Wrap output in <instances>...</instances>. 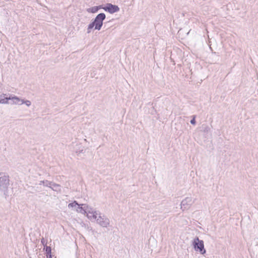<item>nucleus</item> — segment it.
Instances as JSON below:
<instances>
[{
	"mask_svg": "<svg viewBox=\"0 0 258 258\" xmlns=\"http://www.w3.org/2000/svg\"><path fill=\"white\" fill-rule=\"evenodd\" d=\"M95 220L98 224L104 228H107L110 224L109 219L104 215H102L100 213H99V215L97 216Z\"/></svg>",
	"mask_w": 258,
	"mask_h": 258,
	"instance_id": "obj_3",
	"label": "nucleus"
},
{
	"mask_svg": "<svg viewBox=\"0 0 258 258\" xmlns=\"http://www.w3.org/2000/svg\"><path fill=\"white\" fill-rule=\"evenodd\" d=\"M106 16L104 13H100L95 17L94 21L91 23L87 28V33L91 32V29L95 27V29L100 30L103 25V21L105 20Z\"/></svg>",
	"mask_w": 258,
	"mask_h": 258,
	"instance_id": "obj_1",
	"label": "nucleus"
},
{
	"mask_svg": "<svg viewBox=\"0 0 258 258\" xmlns=\"http://www.w3.org/2000/svg\"><path fill=\"white\" fill-rule=\"evenodd\" d=\"M91 12L92 13H95L98 11L99 8L98 7H93L91 9Z\"/></svg>",
	"mask_w": 258,
	"mask_h": 258,
	"instance_id": "obj_16",
	"label": "nucleus"
},
{
	"mask_svg": "<svg viewBox=\"0 0 258 258\" xmlns=\"http://www.w3.org/2000/svg\"><path fill=\"white\" fill-rule=\"evenodd\" d=\"M47 258H52V255H51V254H50V255H47Z\"/></svg>",
	"mask_w": 258,
	"mask_h": 258,
	"instance_id": "obj_20",
	"label": "nucleus"
},
{
	"mask_svg": "<svg viewBox=\"0 0 258 258\" xmlns=\"http://www.w3.org/2000/svg\"><path fill=\"white\" fill-rule=\"evenodd\" d=\"M192 245L196 251H199L202 254L206 253V251L204 248V241L200 240L199 238L196 237L192 242Z\"/></svg>",
	"mask_w": 258,
	"mask_h": 258,
	"instance_id": "obj_2",
	"label": "nucleus"
},
{
	"mask_svg": "<svg viewBox=\"0 0 258 258\" xmlns=\"http://www.w3.org/2000/svg\"><path fill=\"white\" fill-rule=\"evenodd\" d=\"M50 188L53 191H56L57 192H60L61 191V186L58 184H56L52 182Z\"/></svg>",
	"mask_w": 258,
	"mask_h": 258,
	"instance_id": "obj_10",
	"label": "nucleus"
},
{
	"mask_svg": "<svg viewBox=\"0 0 258 258\" xmlns=\"http://www.w3.org/2000/svg\"><path fill=\"white\" fill-rule=\"evenodd\" d=\"M195 116H193V118L190 120V123L192 124H196V120H195Z\"/></svg>",
	"mask_w": 258,
	"mask_h": 258,
	"instance_id": "obj_18",
	"label": "nucleus"
},
{
	"mask_svg": "<svg viewBox=\"0 0 258 258\" xmlns=\"http://www.w3.org/2000/svg\"><path fill=\"white\" fill-rule=\"evenodd\" d=\"M45 249L47 255H50V254H51V248L50 246H45Z\"/></svg>",
	"mask_w": 258,
	"mask_h": 258,
	"instance_id": "obj_13",
	"label": "nucleus"
},
{
	"mask_svg": "<svg viewBox=\"0 0 258 258\" xmlns=\"http://www.w3.org/2000/svg\"><path fill=\"white\" fill-rule=\"evenodd\" d=\"M22 99L16 96H12L10 95V100L12 101L11 103V104L13 105H22Z\"/></svg>",
	"mask_w": 258,
	"mask_h": 258,
	"instance_id": "obj_7",
	"label": "nucleus"
},
{
	"mask_svg": "<svg viewBox=\"0 0 258 258\" xmlns=\"http://www.w3.org/2000/svg\"><path fill=\"white\" fill-rule=\"evenodd\" d=\"M82 151H83V149H82L81 150H79V151H77V150H76V153L77 154H80V153H81Z\"/></svg>",
	"mask_w": 258,
	"mask_h": 258,
	"instance_id": "obj_19",
	"label": "nucleus"
},
{
	"mask_svg": "<svg viewBox=\"0 0 258 258\" xmlns=\"http://www.w3.org/2000/svg\"><path fill=\"white\" fill-rule=\"evenodd\" d=\"M103 9L110 14H113L118 12L119 10V8L117 6L113 5L111 4H107L106 6L103 8Z\"/></svg>",
	"mask_w": 258,
	"mask_h": 258,
	"instance_id": "obj_6",
	"label": "nucleus"
},
{
	"mask_svg": "<svg viewBox=\"0 0 258 258\" xmlns=\"http://www.w3.org/2000/svg\"><path fill=\"white\" fill-rule=\"evenodd\" d=\"M78 205H79V204L76 201H75L73 202H72L71 203H70L68 205V207L69 208H76L78 206Z\"/></svg>",
	"mask_w": 258,
	"mask_h": 258,
	"instance_id": "obj_12",
	"label": "nucleus"
},
{
	"mask_svg": "<svg viewBox=\"0 0 258 258\" xmlns=\"http://www.w3.org/2000/svg\"><path fill=\"white\" fill-rule=\"evenodd\" d=\"M194 203V201L192 197H186L181 201L180 203V209L182 211L188 210Z\"/></svg>",
	"mask_w": 258,
	"mask_h": 258,
	"instance_id": "obj_4",
	"label": "nucleus"
},
{
	"mask_svg": "<svg viewBox=\"0 0 258 258\" xmlns=\"http://www.w3.org/2000/svg\"><path fill=\"white\" fill-rule=\"evenodd\" d=\"M86 208V214L88 218L90 220L96 219L97 216L99 215L100 212L95 210L93 208L87 205Z\"/></svg>",
	"mask_w": 258,
	"mask_h": 258,
	"instance_id": "obj_5",
	"label": "nucleus"
},
{
	"mask_svg": "<svg viewBox=\"0 0 258 258\" xmlns=\"http://www.w3.org/2000/svg\"><path fill=\"white\" fill-rule=\"evenodd\" d=\"M41 242L42 244L44 246V247L45 246H47L46 245L47 242H46V241L43 238L41 239Z\"/></svg>",
	"mask_w": 258,
	"mask_h": 258,
	"instance_id": "obj_17",
	"label": "nucleus"
},
{
	"mask_svg": "<svg viewBox=\"0 0 258 258\" xmlns=\"http://www.w3.org/2000/svg\"><path fill=\"white\" fill-rule=\"evenodd\" d=\"M203 132L204 133H208L210 131V128L207 125H203Z\"/></svg>",
	"mask_w": 258,
	"mask_h": 258,
	"instance_id": "obj_14",
	"label": "nucleus"
},
{
	"mask_svg": "<svg viewBox=\"0 0 258 258\" xmlns=\"http://www.w3.org/2000/svg\"><path fill=\"white\" fill-rule=\"evenodd\" d=\"M25 104L27 106L29 107L31 105V102L28 100H24L23 99L22 104Z\"/></svg>",
	"mask_w": 258,
	"mask_h": 258,
	"instance_id": "obj_15",
	"label": "nucleus"
},
{
	"mask_svg": "<svg viewBox=\"0 0 258 258\" xmlns=\"http://www.w3.org/2000/svg\"><path fill=\"white\" fill-rule=\"evenodd\" d=\"M86 206H87L86 204H82V205L79 204L76 209V211L78 213L85 215L86 214L85 207H86Z\"/></svg>",
	"mask_w": 258,
	"mask_h": 258,
	"instance_id": "obj_8",
	"label": "nucleus"
},
{
	"mask_svg": "<svg viewBox=\"0 0 258 258\" xmlns=\"http://www.w3.org/2000/svg\"><path fill=\"white\" fill-rule=\"evenodd\" d=\"M6 94H3L0 96V104H9V100H10V96L9 97H6Z\"/></svg>",
	"mask_w": 258,
	"mask_h": 258,
	"instance_id": "obj_9",
	"label": "nucleus"
},
{
	"mask_svg": "<svg viewBox=\"0 0 258 258\" xmlns=\"http://www.w3.org/2000/svg\"><path fill=\"white\" fill-rule=\"evenodd\" d=\"M41 184H43L44 186L49 187L50 188V187H51L52 182L48 181L47 180H42V181H40L39 184L41 185Z\"/></svg>",
	"mask_w": 258,
	"mask_h": 258,
	"instance_id": "obj_11",
	"label": "nucleus"
}]
</instances>
